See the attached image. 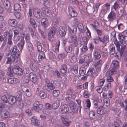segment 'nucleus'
<instances>
[{
  "label": "nucleus",
  "instance_id": "1",
  "mask_svg": "<svg viewBox=\"0 0 127 127\" xmlns=\"http://www.w3.org/2000/svg\"><path fill=\"white\" fill-rule=\"evenodd\" d=\"M11 51L10 56L7 57L6 62V64H11L12 63H15L20 56V52L16 46H14L12 48Z\"/></svg>",
  "mask_w": 127,
  "mask_h": 127
},
{
  "label": "nucleus",
  "instance_id": "2",
  "mask_svg": "<svg viewBox=\"0 0 127 127\" xmlns=\"http://www.w3.org/2000/svg\"><path fill=\"white\" fill-rule=\"evenodd\" d=\"M71 111L74 113H76L78 112V110L80 112L81 107L78 106L77 104L74 102L71 101L70 102L69 104Z\"/></svg>",
  "mask_w": 127,
  "mask_h": 127
},
{
  "label": "nucleus",
  "instance_id": "3",
  "mask_svg": "<svg viewBox=\"0 0 127 127\" xmlns=\"http://www.w3.org/2000/svg\"><path fill=\"white\" fill-rule=\"evenodd\" d=\"M57 30L55 27H52L50 29L48 34V38L50 41H52L55 35Z\"/></svg>",
  "mask_w": 127,
  "mask_h": 127
},
{
  "label": "nucleus",
  "instance_id": "4",
  "mask_svg": "<svg viewBox=\"0 0 127 127\" xmlns=\"http://www.w3.org/2000/svg\"><path fill=\"white\" fill-rule=\"evenodd\" d=\"M12 63L11 64H10V65L8 67V72L10 73L11 75L12 74V72L14 73L17 74L19 67L16 65H14L13 66L12 65Z\"/></svg>",
  "mask_w": 127,
  "mask_h": 127
},
{
  "label": "nucleus",
  "instance_id": "5",
  "mask_svg": "<svg viewBox=\"0 0 127 127\" xmlns=\"http://www.w3.org/2000/svg\"><path fill=\"white\" fill-rule=\"evenodd\" d=\"M70 44L71 46L75 47L77 46L78 43L76 35H74L70 36L69 40Z\"/></svg>",
  "mask_w": 127,
  "mask_h": 127
},
{
  "label": "nucleus",
  "instance_id": "6",
  "mask_svg": "<svg viewBox=\"0 0 127 127\" xmlns=\"http://www.w3.org/2000/svg\"><path fill=\"white\" fill-rule=\"evenodd\" d=\"M61 119L63 124L66 127H68L71 123V122L69 121L66 116H61Z\"/></svg>",
  "mask_w": 127,
  "mask_h": 127
},
{
  "label": "nucleus",
  "instance_id": "7",
  "mask_svg": "<svg viewBox=\"0 0 127 127\" xmlns=\"http://www.w3.org/2000/svg\"><path fill=\"white\" fill-rule=\"evenodd\" d=\"M103 64L102 61L101 60H98L94 64L97 72H99L101 70V67Z\"/></svg>",
  "mask_w": 127,
  "mask_h": 127
},
{
  "label": "nucleus",
  "instance_id": "8",
  "mask_svg": "<svg viewBox=\"0 0 127 127\" xmlns=\"http://www.w3.org/2000/svg\"><path fill=\"white\" fill-rule=\"evenodd\" d=\"M33 108L34 110L37 112L42 108V105L39 104L38 101H36L33 103Z\"/></svg>",
  "mask_w": 127,
  "mask_h": 127
},
{
  "label": "nucleus",
  "instance_id": "9",
  "mask_svg": "<svg viewBox=\"0 0 127 127\" xmlns=\"http://www.w3.org/2000/svg\"><path fill=\"white\" fill-rule=\"evenodd\" d=\"M24 33L22 34L23 35L22 36L23 39H21L20 42L17 44V46L21 52L23 49L25 43V41L24 40Z\"/></svg>",
  "mask_w": 127,
  "mask_h": 127
},
{
  "label": "nucleus",
  "instance_id": "10",
  "mask_svg": "<svg viewBox=\"0 0 127 127\" xmlns=\"http://www.w3.org/2000/svg\"><path fill=\"white\" fill-rule=\"evenodd\" d=\"M59 110L61 113L63 114L67 112L69 110V108L66 105L64 104L60 106Z\"/></svg>",
  "mask_w": 127,
  "mask_h": 127
},
{
  "label": "nucleus",
  "instance_id": "11",
  "mask_svg": "<svg viewBox=\"0 0 127 127\" xmlns=\"http://www.w3.org/2000/svg\"><path fill=\"white\" fill-rule=\"evenodd\" d=\"M33 13L34 17L37 18H39L42 16V14L41 10L38 9H34Z\"/></svg>",
  "mask_w": 127,
  "mask_h": 127
},
{
  "label": "nucleus",
  "instance_id": "12",
  "mask_svg": "<svg viewBox=\"0 0 127 127\" xmlns=\"http://www.w3.org/2000/svg\"><path fill=\"white\" fill-rule=\"evenodd\" d=\"M116 17V14L113 11H111L109 14L107 18L108 21L111 22L115 20Z\"/></svg>",
  "mask_w": 127,
  "mask_h": 127
},
{
  "label": "nucleus",
  "instance_id": "13",
  "mask_svg": "<svg viewBox=\"0 0 127 127\" xmlns=\"http://www.w3.org/2000/svg\"><path fill=\"white\" fill-rule=\"evenodd\" d=\"M38 62L36 60H33L31 62L30 64V67L33 71H35L37 68Z\"/></svg>",
  "mask_w": 127,
  "mask_h": 127
},
{
  "label": "nucleus",
  "instance_id": "14",
  "mask_svg": "<svg viewBox=\"0 0 127 127\" xmlns=\"http://www.w3.org/2000/svg\"><path fill=\"white\" fill-rule=\"evenodd\" d=\"M8 103L11 105L14 104L16 102L15 97L9 95L8 96Z\"/></svg>",
  "mask_w": 127,
  "mask_h": 127
},
{
  "label": "nucleus",
  "instance_id": "15",
  "mask_svg": "<svg viewBox=\"0 0 127 127\" xmlns=\"http://www.w3.org/2000/svg\"><path fill=\"white\" fill-rule=\"evenodd\" d=\"M29 78L31 81L35 83L37 80V78L36 74L34 73H31L29 75Z\"/></svg>",
  "mask_w": 127,
  "mask_h": 127
},
{
  "label": "nucleus",
  "instance_id": "16",
  "mask_svg": "<svg viewBox=\"0 0 127 127\" xmlns=\"http://www.w3.org/2000/svg\"><path fill=\"white\" fill-rule=\"evenodd\" d=\"M8 23L11 27H14L16 26L17 21L14 19H9L8 20Z\"/></svg>",
  "mask_w": 127,
  "mask_h": 127
},
{
  "label": "nucleus",
  "instance_id": "17",
  "mask_svg": "<svg viewBox=\"0 0 127 127\" xmlns=\"http://www.w3.org/2000/svg\"><path fill=\"white\" fill-rule=\"evenodd\" d=\"M42 25L45 27L48 26L49 23L47 19L45 18H42L41 20Z\"/></svg>",
  "mask_w": 127,
  "mask_h": 127
},
{
  "label": "nucleus",
  "instance_id": "18",
  "mask_svg": "<svg viewBox=\"0 0 127 127\" xmlns=\"http://www.w3.org/2000/svg\"><path fill=\"white\" fill-rule=\"evenodd\" d=\"M67 69L66 65L65 64H63L61 66L60 71L62 74H64L66 72Z\"/></svg>",
  "mask_w": 127,
  "mask_h": 127
},
{
  "label": "nucleus",
  "instance_id": "19",
  "mask_svg": "<svg viewBox=\"0 0 127 127\" xmlns=\"http://www.w3.org/2000/svg\"><path fill=\"white\" fill-rule=\"evenodd\" d=\"M16 96L15 98L16 101L18 102H20L21 100V96H22V93L20 91H17L16 93Z\"/></svg>",
  "mask_w": 127,
  "mask_h": 127
},
{
  "label": "nucleus",
  "instance_id": "20",
  "mask_svg": "<svg viewBox=\"0 0 127 127\" xmlns=\"http://www.w3.org/2000/svg\"><path fill=\"white\" fill-rule=\"evenodd\" d=\"M60 44V41H58L56 42L55 46L53 47L52 50L55 52L57 53L59 52Z\"/></svg>",
  "mask_w": 127,
  "mask_h": 127
},
{
  "label": "nucleus",
  "instance_id": "21",
  "mask_svg": "<svg viewBox=\"0 0 127 127\" xmlns=\"http://www.w3.org/2000/svg\"><path fill=\"white\" fill-rule=\"evenodd\" d=\"M59 33L61 36H64L66 33V32L64 28H63L62 27H60L59 29Z\"/></svg>",
  "mask_w": 127,
  "mask_h": 127
},
{
  "label": "nucleus",
  "instance_id": "22",
  "mask_svg": "<svg viewBox=\"0 0 127 127\" xmlns=\"http://www.w3.org/2000/svg\"><path fill=\"white\" fill-rule=\"evenodd\" d=\"M19 30L16 29L13 30V32L14 33V35L13 37L14 40L16 42H18L19 40V38L16 36V35H18L19 33Z\"/></svg>",
  "mask_w": 127,
  "mask_h": 127
},
{
  "label": "nucleus",
  "instance_id": "23",
  "mask_svg": "<svg viewBox=\"0 0 127 127\" xmlns=\"http://www.w3.org/2000/svg\"><path fill=\"white\" fill-rule=\"evenodd\" d=\"M45 88L48 91L50 92L51 90L54 89L55 87L52 84L49 83L47 84Z\"/></svg>",
  "mask_w": 127,
  "mask_h": 127
},
{
  "label": "nucleus",
  "instance_id": "24",
  "mask_svg": "<svg viewBox=\"0 0 127 127\" xmlns=\"http://www.w3.org/2000/svg\"><path fill=\"white\" fill-rule=\"evenodd\" d=\"M97 113L98 114L104 115L105 114L104 110L103 109V107L100 106L97 109Z\"/></svg>",
  "mask_w": 127,
  "mask_h": 127
},
{
  "label": "nucleus",
  "instance_id": "25",
  "mask_svg": "<svg viewBox=\"0 0 127 127\" xmlns=\"http://www.w3.org/2000/svg\"><path fill=\"white\" fill-rule=\"evenodd\" d=\"M86 72V69L83 65L81 66L79 69V73L80 76H83Z\"/></svg>",
  "mask_w": 127,
  "mask_h": 127
},
{
  "label": "nucleus",
  "instance_id": "26",
  "mask_svg": "<svg viewBox=\"0 0 127 127\" xmlns=\"http://www.w3.org/2000/svg\"><path fill=\"white\" fill-rule=\"evenodd\" d=\"M68 56L70 57H71L70 61L71 63H74L76 62L77 60L76 57V56L74 55L73 53H71L69 54Z\"/></svg>",
  "mask_w": 127,
  "mask_h": 127
},
{
  "label": "nucleus",
  "instance_id": "27",
  "mask_svg": "<svg viewBox=\"0 0 127 127\" xmlns=\"http://www.w3.org/2000/svg\"><path fill=\"white\" fill-rule=\"evenodd\" d=\"M31 119L32 124L35 125H38V119L36 117L34 116L31 118Z\"/></svg>",
  "mask_w": 127,
  "mask_h": 127
},
{
  "label": "nucleus",
  "instance_id": "28",
  "mask_svg": "<svg viewBox=\"0 0 127 127\" xmlns=\"http://www.w3.org/2000/svg\"><path fill=\"white\" fill-rule=\"evenodd\" d=\"M45 57V53L42 51L39 52V55L38 56V59L39 61H41L43 60Z\"/></svg>",
  "mask_w": 127,
  "mask_h": 127
},
{
  "label": "nucleus",
  "instance_id": "29",
  "mask_svg": "<svg viewBox=\"0 0 127 127\" xmlns=\"http://www.w3.org/2000/svg\"><path fill=\"white\" fill-rule=\"evenodd\" d=\"M60 103V101L58 100H56V102H54L52 104V107L53 109H57L59 106Z\"/></svg>",
  "mask_w": 127,
  "mask_h": 127
},
{
  "label": "nucleus",
  "instance_id": "30",
  "mask_svg": "<svg viewBox=\"0 0 127 127\" xmlns=\"http://www.w3.org/2000/svg\"><path fill=\"white\" fill-rule=\"evenodd\" d=\"M94 56L96 59H99L101 57V55L99 52L97 50H95L94 51Z\"/></svg>",
  "mask_w": 127,
  "mask_h": 127
},
{
  "label": "nucleus",
  "instance_id": "31",
  "mask_svg": "<svg viewBox=\"0 0 127 127\" xmlns=\"http://www.w3.org/2000/svg\"><path fill=\"white\" fill-rule=\"evenodd\" d=\"M8 81L10 84H15L18 82V80L16 78H11L9 79Z\"/></svg>",
  "mask_w": 127,
  "mask_h": 127
},
{
  "label": "nucleus",
  "instance_id": "32",
  "mask_svg": "<svg viewBox=\"0 0 127 127\" xmlns=\"http://www.w3.org/2000/svg\"><path fill=\"white\" fill-rule=\"evenodd\" d=\"M116 72V69L115 68H112L111 70L108 71L106 73V75H112Z\"/></svg>",
  "mask_w": 127,
  "mask_h": 127
},
{
  "label": "nucleus",
  "instance_id": "33",
  "mask_svg": "<svg viewBox=\"0 0 127 127\" xmlns=\"http://www.w3.org/2000/svg\"><path fill=\"white\" fill-rule=\"evenodd\" d=\"M89 39L85 36L83 37L82 39V42H80V44H81V45L80 46V47H81L82 45H87Z\"/></svg>",
  "mask_w": 127,
  "mask_h": 127
},
{
  "label": "nucleus",
  "instance_id": "34",
  "mask_svg": "<svg viewBox=\"0 0 127 127\" xmlns=\"http://www.w3.org/2000/svg\"><path fill=\"white\" fill-rule=\"evenodd\" d=\"M95 70L93 68H89L88 70L87 73V74L88 76H93L95 74Z\"/></svg>",
  "mask_w": 127,
  "mask_h": 127
},
{
  "label": "nucleus",
  "instance_id": "35",
  "mask_svg": "<svg viewBox=\"0 0 127 127\" xmlns=\"http://www.w3.org/2000/svg\"><path fill=\"white\" fill-rule=\"evenodd\" d=\"M4 5L5 8L8 10L10 6V4L9 1L7 0H4Z\"/></svg>",
  "mask_w": 127,
  "mask_h": 127
},
{
  "label": "nucleus",
  "instance_id": "36",
  "mask_svg": "<svg viewBox=\"0 0 127 127\" xmlns=\"http://www.w3.org/2000/svg\"><path fill=\"white\" fill-rule=\"evenodd\" d=\"M27 47L28 50L30 52H32L33 50L32 44L31 42L27 43Z\"/></svg>",
  "mask_w": 127,
  "mask_h": 127
},
{
  "label": "nucleus",
  "instance_id": "37",
  "mask_svg": "<svg viewBox=\"0 0 127 127\" xmlns=\"http://www.w3.org/2000/svg\"><path fill=\"white\" fill-rule=\"evenodd\" d=\"M42 10L43 13L46 15L47 16H50L51 14V11L46 8H42Z\"/></svg>",
  "mask_w": 127,
  "mask_h": 127
},
{
  "label": "nucleus",
  "instance_id": "38",
  "mask_svg": "<svg viewBox=\"0 0 127 127\" xmlns=\"http://www.w3.org/2000/svg\"><path fill=\"white\" fill-rule=\"evenodd\" d=\"M99 38L100 41L103 43H104L106 41H108L109 39L108 37L105 35H104L101 37H99Z\"/></svg>",
  "mask_w": 127,
  "mask_h": 127
},
{
  "label": "nucleus",
  "instance_id": "39",
  "mask_svg": "<svg viewBox=\"0 0 127 127\" xmlns=\"http://www.w3.org/2000/svg\"><path fill=\"white\" fill-rule=\"evenodd\" d=\"M13 34L9 33L7 40V43L8 44L11 45L12 44V39L13 36Z\"/></svg>",
  "mask_w": 127,
  "mask_h": 127
},
{
  "label": "nucleus",
  "instance_id": "40",
  "mask_svg": "<svg viewBox=\"0 0 127 127\" xmlns=\"http://www.w3.org/2000/svg\"><path fill=\"white\" fill-rule=\"evenodd\" d=\"M119 8H120L119 3L117 2H115L112 6L111 8L112 10L114 9L115 11H116Z\"/></svg>",
  "mask_w": 127,
  "mask_h": 127
},
{
  "label": "nucleus",
  "instance_id": "41",
  "mask_svg": "<svg viewBox=\"0 0 127 127\" xmlns=\"http://www.w3.org/2000/svg\"><path fill=\"white\" fill-rule=\"evenodd\" d=\"M115 49L114 45L113 44H111L110 47V52L111 55H113L114 53Z\"/></svg>",
  "mask_w": 127,
  "mask_h": 127
},
{
  "label": "nucleus",
  "instance_id": "42",
  "mask_svg": "<svg viewBox=\"0 0 127 127\" xmlns=\"http://www.w3.org/2000/svg\"><path fill=\"white\" fill-rule=\"evenodd\" d=\"M1 115H2L3 117L4 118H6L9 116V113L7 111L4 110L1 112Z\"/></svg>",
  "mask_w": 127,
  "mask_h": 127
},
{
  "label": "nucleus",
  "instance_id": "43",
  "mask_svg": "<svg viewBox=\"0 0 127 127\" xmlns=\"http://www.w3.org/2000/svg\"><path fill=\"white\" fill-rule=\"evenodd\" d=\"M30 22L34 28H35L36 27V24L33 19L32 18H30Z\"/></svg>",
  "mask_w": 127,
  "mask_h": 127
},
{
  "label": "nucleus",
  "instance_id": "44",
  "mask_svg": "<svg viewBox=\"0 0 127 127\" xmlns=\"http://www.w3.org/2000/svg\"><path fill=\"white\" fill-rule=\"evenodd\" d=\"M21 7L18 3H16L14 6V9L16 11H20Z\"/></svg>",
  "mask_w": 127,
  "mask_h": 127
},
{
  "label": "nucleus",
  "instance_id": "45",
  "mask_svg": "<svg viewBox=\"0 0 127 127\" xmlns=\"http://www.w3.org/2000/svg\"><path fill=\"white\" fill-rule=\"evenodd\" d=\"M78 27L79 31H84V28L82 24L79 23L78 25Z\"/></svg>",
  "mask_w": 127,
  "mask_h": 127
},
{
  "label": "nucleus",
  "instance_id": "46",
  "mask_svg": "<svg viewBox=\"0 0 127 127\" xmlns=\"http://www.w3.org/2000/svg\"><path fill=\"white\" fill-rule=\"evenodd\" d=\"M39 95L42 98L44 99L46 97V93L43 91H40L39 92Z\"/></svg>",
  "mask_w": 127,
  "mask_h": 127
},
{
  "label": "nucleus",
  "instance_id": "47",
  "mask_svg": "<svg viewBox=\"0 0 127 127\" xmlns=\"http://www.w3.org/2000/svg\"><path fill=\"white\" fill-rule=\"evenodd\" d=\"M60 93V92L59 90H54L52 92L53 95L55 97H57L59 95Z\"/></svg>",
  "mask_w": 127,
  "mask_h": 127
},
{
  "label": "nucleus",
  "instance_id": "48",
  "mask_svg": "<svg viewBox=\"0 0 127 127\" xmlns=\"http://www.w3.org/2000/svg\"><path fill=\"white\" fill-rule=\"evenodd\" d=\"M111 85L110 83H108L107 84H106L104 87L103 90L104 91H107L110 88H111Z\"/></svg>",
  "mask_w": 127,
  "mask_h": 127
},
{
  "label": "nucleus",
  "instance_id": "49",
  "mask_svg": "<svg viewBox=\"0 0 127 127\" xmlns=\"http://www.w3.org/2000/svg\"><path fill=\"white\" fill-rule=\"evenodd\" d=\"M37 47L38 52H41V51H42V47L40 43L39 42H37Z\"/></svg>",
  "mask_w": 127,
  "mask_h": 127
},
{
  "label": "nucleus",
  "instance_id": "50",
  "mask_svg": "<svg viewBox=\"0 0 127 127\" xmlns=\"http://www.w3.org/2000/svg\"><path fill=\"white\" fill-rule=\"evenodd\" d=\"M104 104L107 107H109L110 105L109 100V98H105L104 100Z\"/></svg>",
  "mask_w": 127,
  "mask_h": 127
},
{
  "label": "nucleus",
  "instance_id": "51",
  "mask_svg": "<svg viewBox=\"0 0 127 127\" xmlns=\"http://www.w3.org/2000/svg\"><path fill=\"white\" fill-rule=\"evenodd\" d=\"M112 64L115 68H118L119 66V63L116 60H114L112 62Z\"/></svg>",
  "mask_w": 127,
  "mask_h": 127
},
{
  "label": "nucleus",
  "instance_id": "52",
  "mask_svg": "<svg viewBox=\"0 0 127 127\" xmlns=\"http://www.w3.org/2000/svg\"><path fill=\"white\" fill-rule=\"evenodd\" d=\"M66 52L67 53H70L72 50V47L70 46H68L65 48Z\"/></svg>",
  "mask_w": 127,
  "mask_h": 127
},
{
  "label": "nucleus",
  "instance_id": "53",
  "mask_svg": "<svg viewBox=\"0 0 127 127\" xmlns=\"http://www.w3.org/2000/svg\"><path fill=\"white\" fill-rule=\"evenodd\" d=\"M1 99L4 102L7 103L8 102V100L7 98V97L5 95H3L2 96Z\"/></svg>",
  "mask_w": 127,
  "mask_h": 127
},
{
  "label": "nucleus",
  "instance_id": "54",
  "mask_svg": "<svg viewBox=\"0 0 127 127\" xmlns=\"http://www.w3.org/2000/svg\"><path fill=\"white\" fill-rule=\"evenodd\" d=\"M114 43L116 46L117 50L118 51H119L120 49V44L118 41L117 40H115L114 41Z\"/></svg>",
  "mask_w": 127,
  "mask_h": 127
},
{
  "label": "nucleus",
  "instance_id": "55",
  "mask_svg": "<svg viewBox=\"0 0 127 127\" xmlns=\"http://www.w3.org/2000/svg\"><path fill=\"white\" fill-rule=\"evenodd\" d=\"M81 48V51L82 52H86L88 50L87 45H83Z\"/></svg>",
  "mask_w": 127,
  "mask_h": 127
},
{
  "label": "nucleus",
  "instance_id": "56",
  "mask_svg": "<svg viewBox=\"0 0 127 127\" xmlns=\"http://www.w3.org/2000/svg\"><path fill=\"white\" fill-rule=\"evenodd\" d=\"M25 39L27 43L30 42V35L28 34L27 33L26 34Z\"/></svg>",
  "mask_w": 127,
  "mask_h": 127
},
{
  "label": "nucleus",
  "instance_id": "57",
  "mask_svg": "<svg viewBox=\"0 0 127 127\" xmlns=\"http://www.w3.org/2000/svg\"><path fill=\"white\" fill-rule=\"evenodd\" d=\"M118 38L120 40L125 39V36L123 35L121 33H119L118 35Z\"/></svg>",
  "mask_w": 127,
  "mask_h": 127
},
{
  "label": "nucleus",
  "instance_id": "58",
  "mask_svg": "<svg viewBox=\"0 0 127 127\" xmlns=\"http://www.w3.org/2000/svg\"><path fill=\"white\" fill-rule=\"evenodd\" d=\"M72 29L70 27L68 28V30L70 32H74V31H76L77 30V28L75 26H73L72 27Z\"/></svg>",
  "mask_w": 127,
  "mask_h": 127
},
{
  "label": "nucleus",
  "instance_id": "59",
  "mask_svg": "<svg viewBox=\"0 0 127 127\" xmlns=\"http://www.w3.org/2000/svg\"><path fill=\"white\" fill-rule=\"evenodd\" d=\"M26 94L28 96H30L31 95L32 93L30 89H27L26 91Z\"/></svg>",
  "mask_w": 127,
  "mask_h": 127
},
{
  "label": "nucleus",
  "instance_id": "60",
  "mask_svg": "<svg viewBox=\"0 0 127 127\" xmlns=\"http://www.w3.org/2000/svg\"><path fill=\"white\" fill-rule=\"evenodd\" d=\"M96 89L97 92L99 93H101L102 92V89L101 86L97 87Z\"/></svg>",
  "mask_w": 127,
  "mask_h": 127
},
{
  "label": "nucleus",
  "instance_id": "61",
  "mask_svg": "<svg viewBox=\"0 0 127 127\" xmlns=\"http://www.w3.org/2000/svg\"><path fill=\"white\" fill-rule=\"evenodd\" d=\"M105 80L104 79H100L98 82L99 85L101 86H102Z\"/></svg>",
  "mask_w": 127,
  "mask_h": 127
},
{
  "label": "nucleus",
  "instance_id": "62",
  "mask_svg": "<svg viewBox=\"0 0 127 127\" xmlns=\"http://www.w3.org/2000/svg\"><path fill=\"white\" fill-rule=\"evenodd\" d=\"M73 93V91L71 88H69L67 90L66 94L67 95H71Z\"/></svg>",
  "mask_w": 127,
  "mask_h": 127
},
{
  "label": "nucleus",
  "instance_id": "63",
  "mask_svg": "<svg viewBox=\"0 0 127 127\" xmlns=\"http://www.w3.org/2000/svg\"><path fill=\"white\" fill-rule=\"evenodd\" d=\"M86 106L88 108H90L91 106V103L90 100L89 99H87L86 100Z\"/></svg>",
  "mask_w": 127,
  "mask_h": 127
},
{
  "label": "nucleus",
  "instance_id": "64",
  "mask_svg": "<svg viewBox=\"0 0 127 127\" xmlns=\"http://www.w3.org/2000/svg\"><path fill=\"white\" fill-rule=\"evenodd\" d=\"M108 76H109L107 77L106 81L107 82H113V80L112 78L110 76V75H108Z\"/></svg>",
  "mask_w": 127,
  "mask_h": 127
}]
</instances>
